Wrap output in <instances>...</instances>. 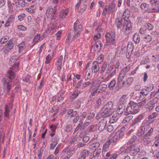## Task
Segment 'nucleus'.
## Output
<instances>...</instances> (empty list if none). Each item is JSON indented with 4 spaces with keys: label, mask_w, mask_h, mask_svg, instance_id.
Instances as JSON below:
<instances>
[{
    "label": "nucleus",
    "mask_w": 159,
    "mask_h": 159,
    "mask_svg": "<svg viewBox=\"0 0 159 159\" xmlns=\"http://www.w3.org/2000/svg\"><path fill=\"white\" fill-rule=\"evenodd\" d=\"M139 111V109L138 108L136 103L132 101H130L126 108L124 114L125 116H127L130 114H135L138 113Z\"/></svg>",
    "instance_id": "nucleus-4"
},
{
    "label": "nucleus",
    "mask_w": 159,
    "mask_h": 159,
    "mask_svg": "<svg viewBox=\"0 0 159 159\" xmlns=\"http://www.w3.org/2000/svg\"><path fill=\"white\" fill-rule=\"evenodd\" d=\"M52 60V58L51 57V56L50 54H48L46 58V61H45V63L46 64H49V63Z\"/></svg>",
    "instance_id": "nucleus-55"
},
{
    "label": "nucleus",
    "mask_w": 159,
    "mask_h": 159,
    "mask_svg": "<svg viewBox=\"0 0 159 159\" xmlns=\"http://www.w3.org/2000/svg\"><path fill=\"white\" fill-rule=\"evenodd\" d=\"M116 1L115 0H112L109 4V9L108 12V13H113L115 10V7L116 6Z\"/></svg>",
    "instance_id": "nucleus-17"
},
{
    "label": "nucleus",
    "mask_w": 159,
    "mask_h": 159,
    "mask_svg": "<svg viewBox=\"0 0 159 159\" xmlns=\"http://www.w3.org/2000/svg\"><path fill=\"white\" fill-rule=\"evenodd\" d=\"M149 94V92L146 90L144 91H142L139 92L138 93V95H139L138 100L140 101H142L144 99L147 100V97Z\"/></svg>",
    "instance_id": "nucleus-11"
},
{
    "label": "nucleus",
    "mask_w": 159,
    "mask_h": 159,
    "mask_svg": "<svg viewBox=\"0 0 159 159\" xmlns=\"http://www.w3.org/2000/svg\"><path fill=\"white\" fill-rule=\"evenodd\" d=\"M116 84V81L115 80H112L109 83L108 87L109 89L112 90L114 89V87Z\"/></svg>",
    "instance_id": "nucleus-35"
},
{
    "label": "nucleus",
    "mask_w": 159,
    "mask_h": 159,
    "mask_svg": "<svg viewBox=\"0 0 159 159\" xmlns=\"http://www.w3.org/2000/svg\"><path fill=\"white\" fill-rule=\"evenodd\" d=\"M159 12V6H155L150 8L149 12Z\"/></svg>",
    "instance_id": "nucleus-47"
},
{
    "label": "nucleus",
    "mask_w": 159,
    "mask_h": 159,
    "mask_svg": "<svg viewBox=\"0 0 159 159\" xmlns=\"http://www.w3.org/2000/svg\"><path fill=\"white\" fill-rule=\"evenodd\" d=\"M89 139V137L88 136H84L82 138V142L86 143L87 142Z\"/></svg>",
    "instance_id": "nucleus-62"
},
{
    "label": "nucleus",
    "mask_w": 159,
    "mask_h": 159,
    "mask_svg": "<svg viewBox=\"0 0 159 159\" xmlns=\"http://www.w3.org/2000/svg\"><path fill=\"white\" fill-rule=\"evenodd\" d=\"M62 61L63 57L62 56H61L58 59V60L56 62V64L62 65Z\"/></svg>",
    "instance_id": "nucleus-57"
},
{
    "label": "nucleus",
    "mask_w": 159,
    "mask_h": 159,
    "mask_svg": "<svg viewBox=\"0 0 159 159\" xmlns=\"http://www.w3.org/2000/svg\"><path fill=\"white\" fill-rule=\"evenodd\" d=\"M95 116V114L92 112H90L89 113L88 116H87L86 118V120H90L92 118H93Z\"/></svg>",
    "instance_id": "nucleus-53"
},
{
    "label": "nucleus",
    "mask_w": 159,
    "mask_h": 159,
    "mask_svg": "<svg viewBox=\"0 0 159 159\" xmlns=\"http://www.w3.org/2000/svg\"><path fill=\"white\" fill-rule=\"evenodd\" d=\"M8 39L9 38L8 37H4L1 39L0 42L2 44H4L7 41Z\"/></svg>",
    "instance_id": "nucleus-56"
},
{
    "label": "nucleus",
    "mask_w": 159,
    "mask_h": 159,
    "mask_svg": "<svg viewBox=\"0 0 159 159\" xmlns=\"http://www.w3.org/2000/svg\"><path fill=\"white\" fill-rule=\"evenodd\" d=\"M134 80V78L132 77L127 78L124 80L125 87H128L130 85Z\"/></svg>",
    "instance_id": "nucleus-22"
},
{
    "label": "nucleus",
    "mask_w": 159,
    "mask_h": 159,
    "mask_svg": "<svg viewBox=\"0 0 159 159\" xmlns=\"http://www.w3.org/2000/svg\"><path fill=\"white\" fill-rule=\"evenodd\" d=\"M10 111L9 109L7 107V105H6L5 106V111L4 113L5 116L7 118L9 117V114Z\"/></svg>",
    "instance_id": "nucleus-48"
},
{
    "label": "nucleus",
    "mask_w": 159,
    "mask_h": 159,
    "mask_svg": "<svg viewBox=\"0 0 159 159\" xmlns=\"http://www.w3.org/2000/svg\"><path fill=\"white\" fill-rule=\"evenodd\" d=\"M113 105V103L111 101H109L107 102L104 106L103 107L104 108L107 109L113 112V109L112 108Z\"/></svg>",
    "instance_id": "nucleus-21"
},
{
    "label": "nucleus",
    "mask_w": 159,
    "mask_h": 159,
    "mask_svg": "<svg viewBox=\"0 0 159 159\" xmlns=\"http://www.w3.org/2000/svg\"><path fill=\"white\" fill-rule=\"evenodd\" d=\"M149 6V4L146 3H143L141 4L140 7L143 12H149L150 9Z\"/></svg>",
    "instance_id": "nucleus-16"
},
{
    "label": "nucleus",
    "mask_w": 159,
    "mask_h": 159,
    "mask_svg": "<svg viewBox=\"0 0 159 159\" xmlns=\"http://www.w3.org/2000/svg\"><path fill=\"white\" fill-rule=\"evenodd\" d=\"M133 118V116H129L126 117L124 120V121L128 122L131 120Z\"/></svg>",
    "instance_id": "nucleus-61"
},
{
    "label": "nucleus",
    "mask_w": 159,
    "mask_h": 159,
    "mask_svg": "<svg viewBox=\"0 0 159 159\" xmlns=\"http://www.w3.org/2000/svg\"><path fill=\"white\" fill-rule=\"evenodd\" d=\"M67 114L69 115H70L71 117H74L77 114L78 112L77 111H74L73 109H69L67 111Z\"/></svg>",
    "instance_id": "nucleus-28"
},
{
    "label": "nucleus",
    "mask_w": 159,
    "mask_h": 159,
    "mask_svg": "<svg viewBox=\"0 0 159 159\" xmlns=\"http://www.w3.org/2000/svg\"><path fill=\"white\" fill-rule=\"evenodd\" d=\"M22 79L23 81L28 82L29 83H30L31 81V77L29 75H27L26 76L23 77Z\"/></svg>",
    "instance_id": "nucleus-39"
},
{
    "label": "nucleus",
    "mask_w": 159,
    "mask_h": 159,
    "mask_svg": "<svg viewBox=\"0 0 159 159\" xmlns=\"http://www.w3.org/2000/svg\"><path fill=\"white\" fill-rule=\"evenodd\" d=\"M12 4L16 5V6L17 7H24L25 6L24 0H13Z\"/></svg>",
    "instance_id": "nucleus-14"
},
{
    "label": "nucleus",
    "mask_w": 159,
    "mask_h": 159,
    "mask_svg": "<svg viewBox=\"0 0 159 159\" xmlns=\"http://www.w3.org/2000/svg\"><path fill=\"white\" fill-rule=\"evenodd\" d=\"M111 144V143H110L109 141H108L106 142L102 147V151L104 152L107 151L109 149V147Z\"/></svg>",
    "instance_id": "nucleus-30"
},
{
    "label": "nucleus",
    "mask_w": 159,
    "mask_h": 159,
    "mask_svg": "<svg viewBox=\"0 0 159 159\" xmlns=\"http://www.w3.org/2000/svg\"><path fill=\"white\" fill-rule=\"evenodd\" d=\"M19 47V52L20 53L24 52L23 51L26 48V46H25V43L23 42L18 45Z\"/></svg>",
    "instance_id": "nucleus-26"
},
{
    "label": "nucleus",
    "mask_w": 159,
    "mask_h": 159,
    "mask_svg": "<svg viewBox=\"0 0 159 159\" xmlns=\"http://www.w3.org/2000/svg\"><path fill=\"white\" fill-rule=\"evenodd\" d=\"M72 129V127L71 125H67L66 126L65 130L66 132H69Z\"/></svg>",
    "instance_id": "nucleus-54"
},
{
    "label": "nucleus",
    "mask_w": 159,
    "mask_h": 159,
    "mask_svg": "<svg viewBox=\"0 0 159 159\" xmlns=\"http://www.w3.org/2000/svg\"><path fill=\"white\" fill-rule=\"evenodd\" d=\"M137 137L135 135H133L130 140L127 142V145L130 144L134 143L137 139Z\"/></svg>",
    "instance_id": "nucleus-41"
},
{
    "label": "nucleus",
    "mask_w": 159,
    "mask_h": 159,
    "mask_svg": "<svg viewBox=\"0 0 159 159\" xmlns=\"http://www.w3.org/2000/svg\"><path fill=\"white\" fill-rule=\"evenodd\" d=\"M101 152V149H94L91 155L90 159H93V158L96 157H98L99 156L100 153Z\"/></svg>",
    "instance_id": "nucleus-18"
},
{
    "label": "nucleus",
    "mask_w": 159,
    "mask_h": 159,
    "mask_svg": "<svg viewBox=\"0 0 159 159\" xmlns=\"http://www.w3.org/2000/svg\"><path fill=\"white\" fill-rule=\"evenodd\" d=\"M40 36L39 34H37L35 35L34 39H33V41L32 43V44H33V45L35 44L40 40Z\"/></svg>",
    "instance_id": "nucleus-40"
},
{
    "label": "nucleus",
    "mask_w": 159,
    "mask_h": 159,
    "mask_svg": "<svg viewBox=\"0 0 159 159\" xmlns=\"http://www.w3.org/2000/svg\"><path fill=\"white\" fill-rule=\"evenodd\" d=\"M100 62H98L96 61H94L93 62L91 68V71L92 73H97L99 70Z\"/></svg>",
    "instance_id": "nucleus-10"
},
{
    "label": "nucleus",
    "mask_w": 159,
    "mask_h": 159,
    "mask_svg": "<svg viewBox=\"0 0 159 159\" xmlns=\"http://www.w3.org/2000/svg\"><path fill=\"white\" fill-rule=\"evenodd\" d=\"M151 136L149 135L148 134L146 133L145 135H144L142 138L143 140L144 141H147L148 142L150 141V137Z\"/></svg>",
    "instance_id": "nucleus-44"
},
{
    "label": "nucleus",
    "mask_w": 159,
    "mask_h": 159,
    "mask_svg": "<svg viewBox=\"0 0 159 159\" xmlns=\"http://www.w3.org/2000/svg\"><path fill=\"white\" fill-rule=\"evenodd\" d=\"M140 39L139 34H135L133 36V40L136 43H139L140 41Z\"/></svg>",
    "instance_id": "nucleus-36"
},
{
    "label": "nucleus",
    "mask_w": 159,
    "mask_h": 159,
    "mask_svg": "<svg viewBox=\"0 0 159 159\" xmlns=\"http://www.w3.org/2000/svg\"><path fill=\"white\" fill-rule=\"evenodd\" d=\"M142 39L143 41L146 43H148L152 41V36L148 34L144 36L143 38H142Z\"/></svg>",
    "instance_id": "nucleus-27"
},
{
    "label": "nucleus",
    "mask_w": 159,
    "mask_h": 159,
    "mask_svg": "<svg viewBox=\"0 0 159 159\" xmlns=\"http://www.w3.org/2000/svg\"><path fill=\"white\" fill-rule=\"evenodd\" d=\"M13 21L11 20L10 19H7V20L4 26L6 27L9 26L12 24Z\"/></svg>",
    "instance_id": "nucleus-60"
},
{
    "label": "nucleus",
    "mask_w": 159,
    "mask_h": 159,
    "mask_svg": "<svg viewBox=\"0 0 159 159\" xmlns=\"http://www.w3.org/2000/svg\"><path fill=\"white\" fill-rule=\"evenodd\" d=\"M145 133L144 131L140 127V128L137 130L136 133V135L139 137H141Z\"/></svg>",
    "instance_id": "nucleus-45"
},
{
    "label": "nucleus",
    "mask_w": 159,
    "mask_h": 159,
    "mask_svg": "<svg viewBox=\"0 0 159 159\" xmlns=\"http://www.w3.org/2000/svg\"><path fill=\"white\" fill-rule=\"evenodd\" d=\"M106 122L104 120H102L99 123V126L98 127V130L100 131L103 130L106 126Z\"/></svg>",
    "instance_id": "nucleus-24"
},
{
    "label": "nucleus",
    "mask_w": 159,
    "mask_h": 159,
    "mask_svg": "<svg viewBox=\"0 0 159 159\" xmlns=\"http://www.w3.org/2000/svg\"><path fill=\"white\" fill-rule=\"evenodd\" d=\"M125 106L123 103L120 104L117 109V112L119 114H121L125 110Z\"/></svg>",
    "instance_id": "nucleus-20"
},
{
    "label": "nucleus",
    "mask_w": 159,
    "mask_h": 159,
    "mask_svg": "<svg viewBox=\"0 0 159 159\" xmlns=\"http://www.w3.org/2000/svg\"><path fill=\"white\" fill-rule=\"evenodd\" d=\"M134 45L131 43H129L127 46V51L132 52L133 50Z\"/></svg>",
    "instance_id": "nucleus-42"
},
{
    "label": "nucleus",
    "mask_w": 159,
    "mask_h": 159,
    "mask_svg": "<svg viewBox=\"0 0 159 159\" xmlns=\"http://www.w3.org/2000/svg\"><path fill=\"white\" fill-rule=\"evenodd\" d=\"M89 91L91 92L90 95L89 96V98L91 99L93 97L95 96L97 94V92H98L96 89H95L94 90L90 89Z\"/></svg>",
    "instance_id": "nucleus-38"
},
{
    "label": "nucleus",
    "mask_w": 159,
    "mask_h": 159,
    "mask_svg": "<svg viewBox=\"0 0 159 159\" xmlns=\"http://www.w3.org/2000/svg\"><path fill=\"white\" fill-rule=\"evenodd\" d=\"M81 102L78 101L77 100L75 102V106L77 108H79L80 107Z\"/></svg>",
    "instance_id": "nucleus-63"
},
{
    "label": "nucleus",
    "mask_w": 159,
    "mask_h": 159,
    "mask_svg": "<svg viewBox=\"0 0 159 159\" xmlns=\"http://www.w3.org/2000/svg\"><path fill=\"white\" fill-rule=\"evenodd\" d=\"M83 28L82 26L81 25H79L78 26L74 27V30L75 32L78 31L80 32L81 31Z\"/></svg>",
    "instance_id": "nucleus-50"
},
{
    "label": "nucleus",
    "mask_w": 159,
    "mask_h": 159,
    "mask_svg": "<svg viewBox=\"0 0 159 159\" xmlns=\"http://www.w3.org/2000/svg\"><path fill=\"white\" fill-rule=\"evenodd\" d=\"M83 122L81 120H79V124H78V126L76 127L75 128L74 132H76L79 129L80 130H83L84 129V128L83 126Z\"/></svg>",
    "instance_id": "nucleus-33"
},
{
    "label": "nucleus",
    "mask_w": 159,
    "mask_h": 159,
    "mask_svg": "<svg viewBox=\"0 0 159 159\" xmlns=\"http://www.w3.org/2000/svg\"><path fill=\"white\" fill-rule=\"evenodd\" d=\"M118 119V117L116 114H114L109 120V122L111 124L114 123L116 122Z\"/></svg>",
    "instance_id": "nucleus-34"
},
{
    "label": "nucleus",
    "mask_w": 159,
    "mask_h": 159,
    "mask_svg": "<svg viewBox=\"0 0 159 159\" xmlns=\"http://www.w3.org/2000/svg\"><path fill=\"white\" fill-rule=\"evenodd\" d=\"M7 75L8 77V79H7L6 78H4L2 79V82L3 86V89H7L6 91L7 93H9L12 87L10 83L12 81V80L14 79L16 75L14 72L9 70L7 73Z\"/></svg>",
    "instance_id": "nucleus-2"
},
{
    "label": "nucleus",
    "mask_w": 159,
    "mask_h": 159,
    "mask_svg": "<svg viewBox=\"0 0 159 159\" xmlns=\"http://www.w3.org/2000/svg\"><path fill=\"white\" fill-rule=\"evenodd\" d=\"M124 86H125L124 80H117V86L118 88H121L122 87Z\"/></svg>",
    "instance_id": "nucleus-43"
},
{
    "label": "nucleus",
    "mask_w": 159,
    "mask_h": 159,
    "mask_svg": "<svg viewBox=\"0 0 159 159\" xmlns=\"http://www.w3.org/2000/svg\"><path fill=\"white\" fill-rule=\"evenodd\" d=\"M104 104V100L102 98H100L97 100L95 106L97 107H99L101 105Z\"/></svg>",
    "instance_id": "nucleus-32"
},
{
    "label": "nucleus",
    "mask_w": 159,
    "mask_h": 159,
    "mask_svg": "<svg viewBox=\"0 0 159 159\" xmlns=\"http://www.w3.org/2000/svg\"><path fill=\"white\" fill-rule=\"evenodd\" d=\"M81 156L78 159H90V157L92 153L89 151L85 149L83 150L81 152Z\"/></svg>",
    "instance_id": "nucleus-9"
},
{
    "label": "nucleus",
    "mask_w": 159,
    "mask_h": 159,
    "mask_svg": "<svg viewBox=\"0 0 159 159\" xmlns=\"http://www.w3.org/2000/svg\"><path fill=\"white\" fill-rule=\"evenodd\" d=\"M96 127V126L95 125H91L88 128V131L89 132H91L94 131V129L95 127Z\"/></svg>",
    "instance_id": "nucleus-58"
},
{
    "label": "nucleus",
    "mask_w": 159,
    "mask_h": 159,
    "mask_svg": "<svg viewBox=\"0 0 159 159\" xmlns=\"http://www.w3.org/2000/svg\"><path fill=\"white\" fill-rule=\"evenodd\" d=\"M125 76V73L124 71H121L119 75L118 79L119 80H124L123 79Z\"/></svg>",
    "instance_id": "nucleus-46"
},
{
    "label": "nucleus",
    "mask_w": 159,
    "mask_h": 159,
    "mask_svg": "<svg viewBox=\"0 0 159 159\" xmlns=\"http://www.w3.org/2000/svg\"><path fill=\"white\" fill-rule=\"evenodd\" d=\"M105 37L106 41V46H109L110 44L114 45L116 42L115 41V35L114 31H111L110 33H107Z\"/></svg>",
    "instance_id": "nucleus-6"
},
{
    "label": "nucleus",
    "mask_w": 159,
    "mask_h": 159,
    "mask_svg": "<svg viewBox=\"0 0 159 159\" xmlns=\"http://www.w3.org/2000/svg\"><path fill=\"white\" fill-rule=\"evenodd\" d=\"M113 112V111L107 109H105L103 107L102 109L101 115L103 117H106L111 115Z\"/></svg>",
    "instance_id": "nucleus-12"
},
{
    "label": "nucleus",
    "mask_w": 159,
    "mask_h": 159,
    "mask_svg": "<svg viewBox=\"0 0 159 159\" xmlns=\"http://www.w3.org/2000/svg\"><path fill=\"white\" fill-rule=\"evenodd\" d=\"M159 101V98L158 97H155L152 99L150 102V104L153 105L157 103Z\"/></svg>",
    "instance_id": "nucleus-52"
},
{
    "label": "nucleus",
    "mask_w": 159,
    "mask_h": 159,
    "mask_svg": "<svg viewBox=\"0 0 159 159\" xmlns=\"http://www.w3.org/2000/svg\"><path fill=\"white\" fill-rule=\"evenodd\" d=\"M14 44L13 43V40L12 39L10 40L5 45V50L7 52L10 51L11 50L14 49Z\"/></svg>",
    "instance_id": "nucleus-13"
},
{
    "label": "nucleus",
    "mask_w": 159,
    "mask_h": 159,
    "mask_svg": "<svg viewBox=\"0 0 159 159\" xmlns=\"http://www.w3.org/2000/svg\"><path fill=\"white\" fill-rule=\"evenodd\" d=\"M107 88V85L105 84H103L98 86L96 89L99 93H102L106 90Z\"/></svg>",
    "instance_id": "nucleus-19"
},
{
    "label": "nucleus",
    "mask_w": 159,
    "mask_h": 159,
    "mask_svg": "<svg viewBox=\"0 0 159 159\" xmlns=\"http://www.w3.org/2000/svg\"><path fill=\"white\" fill-rule=\"evenodd\" d=\"M125 128L124 127H122L120 130L117 133H116V136H118V138L119 139L120 138H122L124 135V132L125 131Z\"/></svg>",
    "instance_id": "nucleus-25"
},
{
    "label": "nucleus",
    "mask_w": 159,
    "mask_h": 159,
    "mask_svg": "<svg viewBox=\"0 0 159 159\" xmlns=\"http://www.w3.org/2000/svg\"><path fill=\"white\" fill-rule=\"evenodd\" d=\"M92 147L93 148H94V149H101L102 147L101 146V144L100 143L98 142H93L91 145Z\"/></svg>",
    "instance_id": "nucleus-31"
},
{
    "label": "nucleus",
    "mask_w": 159,
    "mask_h": 159,
    "mask_svg": "<svg viewBox=\"0 0 159 159\" xmlns=\"http://www.w3.org/2000/svg\"><path fill=\"white\" fill-rule=\"evenodd\" d=\"M149 127L150 126L149 125V123L145 122L142 124L140 127L143 129L145 132L146 131H147L148 129L149 128Z\"/></svg>",
    "instance_id": "nucleus-37"
},
{
    "label": "nucleus",
    "mask_w": 159,
    "mask_h": 159,
    "mask_svg": "<svg viewBox=\"0 0 159 159\" xmlns=\"http://www.w3.org/2000/svg\"><path fill=\"white\" fill-rule=\"evenodd\" d=\"M145 28L148 30H152L153 28V26L151 24L149 23H147L145 25Z\"/></svg>",
    "instance_id": "nucleus-49"
},
{
    "label": "nucleus",
    "mask_w": 159,
    "mask_h": 159,
    "mask_svg": "<svg viewBox=\"0 0 159 159\" xmlns=\"http://www.w3.org/2000/svg\"><path fill=\"white\" fill-rule=\"evenodd\" d=\"M79 119L80 116H76L72 120L73 122L74 123H77Z\"/></svg>",
    "instance_id": "nucleus-64"
},
{
    "label": "nucleus",
    "mask_w": 159,
    "mask_h": 159,
    "mask_svg": "<svg viewBox=\"0 0 159 159\" xmlns=\"http://www.w3.org/2000/svg\"><path fill=\"white\" fill-rule=\"evenodd\" d=\"M125 11L121 18H117L115 20V24L118 30H122L126 35H129L132 29V23L128 17L125 16Z\"/></svg>",
    "instance_id": "nucleus-1"
},
{
    "label": "nucleus",
    "mask_w": 159,
    "mask_h": 159,
    "mask_svg": "<svg viewBox=\"0 0 159 159\" xmlns=\"http://www.w3.org/2000/svg\"><path fill=\"white\" fill-rule=\"evenodd\" d=\"M7 75L8 77V79H7L6 78H4L2 79V82L3 86V89H7L6 91L7 93H9L12 87L10 83L12 81V80L14 79L16 75L14 72L9 70L7 73Z\"/></svg>",
    "instance_id": "nucleus-3"
},
{
    "label": "nucleus",
    "mask_w": 159,
    "mask_h": 159,
    "mask_svg": "<svg viewBox=\"0 0 159 159\" xmlns=\"http://www.w3.org/2000/svg\"><path fill=\"white\" fill-rule=\"evenodd\" d=\"M56 7L57 6H50L48 7L46 12V15L48 17H50L53 20L56 19L57 16Z\"/></svg>",
    "instance_id": "nucleus-7"
},
{
    "label": "nucleus",
    "mask_w": 159,
    "mask_h": 159,
    "mask_svg": "<svg viewBox=\"0 0 159 159\" xmlns=\"http://www.w3.org/2000/svg\"><path fill=\"white\" fill-rule=\"evenodd\" d=\"M154 85L151 84H148L147 86V89L148 91L152 90L154 88Z\"/></svg>",
    "instance_id": "nucleus-59"
},
{
    "label": "nucleus",
    "mask_w": 159,
    "mask_h": 159,
    "mask_svg": "<svg viewBox=\"0 0 159 159\" xmlns=\"http://www.w3.org/2000/svg\"><path fill=\"white\" fill-rule=\"evenodd\" d=\"M104 72L107 74L111 72L110 75L111 76H113L116 73V70L114 69L113 65L107 64L106 62H104L102 65L100 73L103 74Z\"/></svg>",
    "instance_id": "nucleus-5"
},
{
    "label": "nucleus",
    "mask_w": 159,
    "mask_h": 159,
    "mask_svg": "<svg viewBox=\"0 0 159 159\" xmlns=\"http://www.w3.org/2000/svg\"><path fill=\"white\" fill-rule=\"evenodd\" d=\"M158 115V114L156 112H154L150 115L148 117V119H152L156 117Z\"/></svg>",
    "instance_id": "nucleus-51"
},
{
    "label": "nucleus",
    "mask_w": 159,
    "mask_h": 159,
    "mask_svg": "<svg viewBox=\"0 0 159 159\" xmlns=\"http://www.w3.org/2000/svg\"><path fill=\"white\" fill-rule=\"evenodd\" d=\"M69 11V9L66 8L65 10L61 11L59 13V18L60 19L64 18L66 16Z\"/></svg>",
    "instance_id": "nucleus-23"
},
{
    "label": "nucleus",
    "mask_w": 159,
    "mask_h": 159,
    "mask_svg": "<svg viewBox=\"0 0 159 159\" xmlns=\"http://www.w3.org/2000/svg\"><path fill=\"white\" fill-rule=\"evenodd\" d=\"M102 46V44L101 42L99 41H98L96 42L92 48L94 51L99 52L101 49Z\"/></svg>",
    "instance_id": "nucleus-15"
},
{
    "label": "nucleus",
    "mask_w": 159,
    "mask_h": 159,
    "mask_svg": "<svg viewBox=\"0 0 159 159\" xmlns=\"http://www.w3.org/2000/svg\"><path fill=\"white\" fill-rule=\"evenodd\" d=\"M129 154L132 156H135L140 151V148L135 144L130 146L127 149Z\"/></svg>",
    "instance_id": "nucleus-8"
},
{
    "label": "nucleus",
    "mask_w": 159,
    "mask_h": 159,
    "mask_svg": "<svg viewBox=\"0 0 159 159\" xmlns=\"http://www.w3.org/2000/svg\"><path fill=\"white\" fill-rule=\"evenodd\" d=\"M113 136L110 139H109L108 140L111 143H116L117 141L119 139L118 136H116V134H112Z\"/></svg>",
    "instance_id": "nucleus-29"
}]
</instances>
